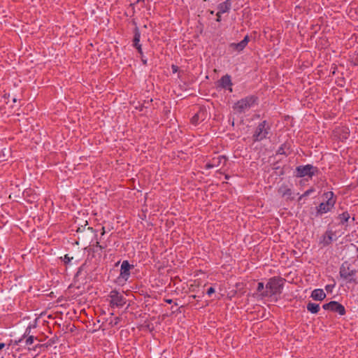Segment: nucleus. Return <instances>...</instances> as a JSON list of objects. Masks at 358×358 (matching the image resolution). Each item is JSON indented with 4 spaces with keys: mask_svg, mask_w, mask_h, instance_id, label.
<instances>
[{
    "mask_svg": "<svg viewBox=\"0 0 358 358\" xmlns=\"http://www.w3.org/2000/svg\"><path fill=\"white\" fill-rule=\"evenodd\" d=\"M334 287V285H328L325 287V289L327 292H331Z\"/></svg>",
    "mask_w": 358,
    "mask_h": 358,
    "instance_id": "cd10ccee",
    "label": "nucleus"
},
{
    "mask_svg": "<svg viewBox=\"0 0 358 358\" xmlns=\"http://www.w3.org/2000/svg\"><path fill=\"white\" fill-rule=\"evenodd\" d=\"M87 224V222H86V224H85V226H82L81 227H78V229H77V231L79 232V231H84L86 225Z\"/></svg>",
    "mask_w": 358,
    "mask_h": 358,
    "instance_id": "c756f323",
    "label": "nucleus"
},
{
    "mask_svg": "<svg viewBox=\"0 0 358 358\" xmlns=\"http://www.w3.org/2000/svg\"><path fill=\"white\" fill-rule=\"evenodd\" d=\"M1 358H3V357H1Z\"/></svg>",
    "mask_w": 358,
    "mask_h": 358,
    "instance_id": "c03bdc74",
    "label": "nucleus"
},
{
    "mask_svg": "<svg viewBox=\"0 0 358 358\" xmlns=\"http://www.w3.org/2000/svg\"><path fill=\"white\" fill-rule=\"evenodd\" d=\"M221 14H222V13H220V11H218L217 15H217V20H216L217 22H220L221 20Z\"/></svg>",
    "mask_w": 358,
    "mask_h": 358,
    "instance_id": "7c9ffc66",
    "label": "nucleus"
},
{
    "mask_svg": "<svg viewBox=\"0 0 358 358\" xmlns=\"http://www.w3.org/2000/svg\"><path fill=\"white\" fill-rule=\"evenodd\" d=\"M264 289V284L262 282H258L257 290L258 292H261Z\"/></svg>",
    "mask_w": 358,
    "mask_h": 358,
    "instance_id": "b1692460",
    "label": "nucleus"
},
{
    "mask_svg": "<svg viewBox=\"0 0 358 358\" xmlns=\"http://www.w3.org/2000/svg\"><path fill=\"white\" fill-rule=\"evenodd\" d=\"M249 41V36L247 35L241 42L237 43H233L230 45V47L235 51L241 52L246 47Z\"/></svg>",
    "mask_w": 358,
    "mask_h": 358,
    "instance_id": "9b49d317",
    "label": "nucleus"
},
{
    "mask_svg": "<svg viewBox=\"0 0 358 358\" xmlns=\"http://www.w3.org/2000/svg\"><path fill=\"white\" fill-rule=\"evenodd\" d=\"M205 118V111L199 110L191 119V123L194 125L199 124L200 121L203 120Z\"/></svg>",
    "mask_w": 358,
    "mask_h": 358,
    "instance_id": "2eb2a0df",
    "label": "nucleus"
},
{
    "mask_svg": "<svg viewBox=\"0 0 358 358\" xmlns=\"http://www.w3.org/2000/svg\"><path fill=\"white\" fill-rule=\"evenodd\" d=\"M227 162V158L225 156L219 155L217 157L213 158V164H207L208 168H212L213 166H218L221 164H225Z\"/></svg>",
    "mask_w": 358,
    "mask_h": 358,
    "instance_id": "ddd939ff",
    "label": "nucleus"
},
{
    "mask_svg": "<svg viewBox=\"0 0 358 358\" xmlns=\"http://www.w3.org/2000/svg\"><path fill=\"white\" fill-rule=\"evenodd\" d=\"M278 193L282 197H286L287 199L292 200L294 199L291 189L288 188L287 186H281L278 189Z\"/></svg>",
    "mask_w": 358,
    "mask_h": 358,
    "instance_id": "f8f14e48",
    "label": "nucleus"
},
{
    "mask_svg": "<svg viewBox=\"0 0 358 358\" xmlns=\"http://www.w3.org/2000/svg\"><path fill=\"white\" fill-rule=\"evenodd\" d=\"M87 229L92 230V227H88Z\"/></svg>",
    "mask_w": 358,
    "mask_h": 358,
    "instance_id": "79ce46f5",
    "label": "nucleus"
},
{
    "mask_svg": "<svg viewBox=\"0 0 358 358\" xmlns=\"http://www.w3.org/2000/svg\"><path fill=\"white\" fill-rule=\"evenodd\" d=\"M307 310L311 313H317L320 310V306L317 303H308L307 304Z\"/></svg>",
    "mask_w": 358,
    "mask_h": 358,
    "instance_id": "a211bd4d",
    "label": "nucleus"
},
{
    "mask_svg": "<svg viewBox=\"0 0 358 358\" xmlns=\"http://www.w3.org/2000/svg\"><path fill=\"white\" fill-rule=\"evenodd\" d=\"M120 320V317H115V321H114V324L115 325L119 323Z\"/></svg>",
    "mask_w": 358,
    "mask_h": 358,
    "instance_id": "72a5a7b5",
    "label": "nucleus"
},
{
    "mask_svg": "<svg viewBox=\"0 0 358 358\" xmlns=\"http://www.w3.org/2000/svg\"><path fill=\"white\" fill-rule=\"evenodd\" d=\"M284 279L280 277H273L266 285V290L261 293L262 296H268L280 294L283 287Z\"/></svg>",
    "mask_w": 358,
    "mask_h": 358,
    "instance_id": "f257e3e1",
    "label": "nucleus"
},
{
    "mask_svg": "<svg viewBox=\"0 0 358 358\" xmlns=\"http://www.w3.org/2000/svg\"><path fill=\"white\" fill-rule=\"evenodd\" d=\"M141 58L143 64H147V59H145V57H143V55H141Z\"/></svg>",
    "mask_w": 358,
    "mask_h": 358,
    "instance_id": "473e14b6",
    "label": "nucleus"
},
{
    "mask_svg": "<svg viewBox=\"0 0 358 358\" xmlns=\"http://www.w3.org/2000/svg\"><path fill=\"white\" fill-rule=\"evenodd\" d=\"M357 251L358 252V248H357Z\"/></svg>",
    "mask_w": 358,
    "mask_h": 358,
    "instance_id": "37998d69",
    "label": "nucleus"
},
{
    "mask_svg": "<svg viewBox=\"0 0 358 358\" xmlns=\"http://www.w3.org/2000/svg\"><path fill=\"white\" fill-rule=\"evenodd\" d=\"M220 86L222 88H227L228 87H231L232 85V83L231 80V77L229 75H225L221 78L220 80Z\"/></svg>",
    "mask_w": 358,
    "mask_h": 358,
    "instance_id": "dca6fc26",
    "label": "nucleus"
},
{
    "mask_svg": "<svg viewBox=\"0 0 358 358\" xmlns=\"http://www.w3.org/2000/svg\"><path fill=\"white\" fill-rule=\"evenodd\" d=\"M4 346H5L4 343H0V350H2L4 348Z\"/></svg>",
    "mask_w": 358,
    "mask_h": 358,
    "instance_id": "e433bc0d",
    "label": "nucleus"
},
{
    "mask_svg": "<svg viewBox=\"0 0 358 358\" xmlns=\"http://www.w3.org/2000/svg\"><path fill=\"white\" fill-rule=\"evenodd\" d=\"M313 192H314L313 189H310L306 190L301 196H300V197L299 198V200L300 201L302 199V198L308 196Z\"/></svg>",
    "mask_w": 358,
    "mask_h": 358,
    "instance_id": "412c9836",
    "label": "nucleus"
},
{
    "mask_svg": "<svg viewBox=\"0 0 358 358\" xmlns=\"http://www.w3.org/2000/svg\"><path fill=\"white\" fill-rule=\"evenodd\" d=\"M134 48H136V50H138V52L140 54V55H143V50H142V48H141V44L139 45H137V46H136Z\"/></svg>",
    "mask_w": 358,
    "mask_h": 358,
    "instance_id": "a878e982",
    "label": "nucleus"
},
{
    "mask_svg": "<svg viewBox=\"0 0 358 358\" xmlns=\"http://www.w3.org/2000/svg\"><path fill=\"white\" fill-rule=\"evenodd\" d=\"M322 307L324 310H329L332 312L338 313L340 315H344L345 314V307L335 301L325 303Z\"/></svg>",
    "mask_w": 358,
    "mask_h": 358,
    "instance_id": "6e6552de",
    "label": "nucleus"
},
{
    "mask_svg": "<svg viewBox=\"0 0 358 358\" xmlns=\"http://www.w3.org/2000/svg\"><path fill=\"white\" fill-rule=\"evenodd\" d=\"M326 202L321 203L317 208V212L319 214L326 213L331 210L335 204V200L333 199L334 194L332 192H328L324 194Z\"/></svg>",
    "mask_w": 358,
    "mask_h": 358,
    "instance_id": "20e7f679",
    "label": "nucleus"
},
{
    "mask_svg": "<svg viewBox=\"0 0 358 358\" xmlns=\"http://www.w3.org/2000/svg\"><path fill=\"white\" fill-rule=\"evenodd\" d=\"M311 297L314 300L322 301L325 297L326 294L322 289H316L312 292Z\"/></svg>",
    "mask_w": 358,
    "mask_h": 358,
    "instance_id": "4468645a",
    "label": "nucleus"
},
{
    "mask_svg": "<svg viewBox=\"0 0 358 358\" xmlns=\"http://www.w3.org/2000/svg\"><path fill=\"white\" fill-rule=\"evenodd\" d=\"M357 273V271L355 269H350L348 264L344 263L341 265L340 268L339 274L341 278L346 280L348 282H354L355 284L357 283L355 275Z\"/></svg>",
    "mask_w": 358,
    "mask_h": 358,
    "instance_id": "39448f33",
    "label": "nucleus"
},
{
    "mask_svg": "<svg viewBox=\"0 0 358 358\" xmlns=\"http://www.w3.org/2000/svg\"><path fill=\"white\" fill-rule=\"evenodd\" d=\"M134 38H133V46L136 47L140 44L141 33L138 27H136L134 30Z\"/></svg>",
    "mask_w": 358,
    "mask_h": 358,
    "instance_id": "f3484780",
    "label": "nucleus"
},
{
    "mask_svg": "<svg viewBox=\"0 0 358 358\" xmlns=\"http://www.w3.org/2000/svg\"><path fill=\"white\" fill-rule=\"evenodd\" d=\"M177 68H178V67H177L176 66L173 65V66H172L173 71V72H176V71H177Z\"/></svg>",
    "mask_w": 358,
    "mask_h": 358,
    "instance_id": "c9c22d12",
    "label": "nucleus"
},
{
    "mask_svg": "<svg viewBox=\"0 0 358 358\" xmlns=\"http://www.w3.org/2000/svg\"><path fill=\"white\" fill-rule=\"evenodd\" d=\"M96 247L99 248L101 250L103 249L105 247L100 245L99 242H96Z\"/></svg>",
    "mask_w": 358,
    "mask_h": 358,
    "instance_id": "f704fd0d",
    "label": "nucleus"
},
{
    "mask_svg": "<svg viewBox=\"0 0 358 358\" xmlns=\"http://www.w3.org/2000/svg\"><path fill=\"white\" fill-rule=\"evenodd\" d=\"M72 257H69L68 255H65L64 257V261L65 263H69Z\"/></svg>",
    "mask_w": 358,
    "mask_h": 358,
    "instance_id": "c85d7f7f",
    "label": "nucleus"
},
{
    "mask_svg": "<svg viewBox=\"0 0 358 358\" xmlns=\"http://www.w3.org/2000/svg\"><path fill=\"white\" fill-rule=\"evenodd\" d=\"M134 268L133 265H131L127 260L122 262L120 268V276L127 280L130 275V269Z\"/></svg>",
    "mask_w": 358,
    "mask_h": 358,
    "instance_id": "1a4fd4ad",
    "label": "nucleus"
},
{
    "mask_svg": "<svg viewBox=\"0 0 358 358\" xmlns=\"http://www.w3.org/2000/svg\"><path fill=\"white\" fill-rule=\"evenodd\" d=\"M215 289L213 287H210L207 290V294L208 296H210L212 294L215 293Z\"/></svg>",
    "mask_w": 358,
    "mask_h": 358,
    "instance_id": "393cba45",
    "label": "nucleus"
},
{
    "mask_svg": "<svg viewBox=\"0 0 358 358\" xmlns=\"http://www.w3.org/2000/svg\"><path fill=\"white\" fill-rule=\"evenodd\" d=\"M108 297L110 299V306L111 307H122L126 303V299L123 295L116 289L112 290Z\"/></svg>",
    "mask_w": 358,
    "mask_h": 358,
    "instance_id": "423d86ee",
    "label": "nucleus"
},
{
    "mask_svg": "<svg viewBox=\"0 0 358 358\" xmlns=\"http://www.w3.org/2000/svg\"><path fill=\"white\" fill-rule=\"evenodd\" d=\"M83 270V266L80 267L78 271L76 273V277L78 278L80 274H81Z\"/></svg>",
    "mask_w": 358,
    "mask_h": 358,
    "instance_id": "2f4dec72",
    "label": "nucleus"
},
{
    "mask_svg": "<svg viewBox=\"0 0 358 358\" xmlns=\"http://www.w3.org/2000/svg\"><path fill=\"white\" fill-rule=\"evenodd\" d=\"M271 127L267 121L264 120L256 127L252 138L254 142L261 141L267 138Z\"/></svg>",
    "mask_w": 358,
    "mask_h": 358,
    "instance_id": "7ed1b4c3",
    "label": "nucleus"
},
{
    "mask_svg": "<svg viewBox=\"0 0 358 358\" xmlns=\"http://www.w3.org/2000/svg\"><path fill=\"white\" fill-rule=\"evenodd\" d=\"M34 337L33 336H29L26 341H25V343L27 345H31L33 343H34Z\"/></svg>",
    "mask_w": 358,
    "mask_h": 358,
    "instance_id": "5701e85b",
    "label": "nucleus"
},
{
    "mask_svg": "<svg viewBox=\"0 0 358 358\" xmlns=\"http://www.w3.org/2000/svg\"><path fill=\"white\" fill-rule=\"evenodd\" d=\"M230 8V5L227 3H224L220 5L219 11L220 13H224L227 12Z\"/></svg>",
    "mask_w": 358,
    "mask_h": 358,
    "instance_id": "aec40b11",
    "label": "nucleus"
},
{
    "mask_svg": "<svg viewBox=\"0 0 358 358\" xmlns=\"http://www.w3.org/2000/svg\"><path fill=\"white\" fill-rule=\"evenodd\" d=\"M285 145L283 144L282 145L278 150L277 151V154H279V155H286V152L285 151Z\"/></svg>",
    "mask_w": 358,
    "mask_h": 358,
    "instance_id": "4be33fe9",
    "label": "nucleus"
},
{
    "mask_svg": "<svg viewBox=\"0 0 358 358\" xmlns=\"http://www.w3.org/2000/svg\"><path fill=\"white\" fill-rule=\"evenodd\" d=\"M165 301H166L167 303H172V299H165Z\"/></svg>",
    "mask_w": 358,
    "mask_h": 358,
    "instance_id": "4c0bfd02",
    "label": "nucleus"
},
{
    "mask_svg": "<svg viewBox=\"0 0 358 358\" xmlns=\"http://www.w3.org/2000/svg\"><path fill=\"white\" fill-rule=\"evenodd\" d=\"M335 236V233L331 230H327L325 234L322 236L320 243L323 247L327 246L331 243Z\"/></svg>",
    "mask_w": 358,
    "mask_h": 358,
    "instance_id": "9d476101",
    "label": "nucleus"
},
{
    "mask_svg": "<svg viewBox=\"0 0 358 358\" xmlns=\"http://www.w3.org/2000/svg\"><path fill=\"white\" fill-rule=\"evenodd\" d=\"M296 176L299 178L308 176L311 178L315 175V172H317V169L313 165L307 164L305 166H299L296 167Z\"/></svg>",
    "mask_w": 358,
    "mask_h": 358,
    "instance_id": "0eeeda50",
    "label": "nucleus"
},
{
    "mask_svg": "<svg viewBox=\"0 0 358 358\" xmlns=\"http://www.w3.org/2000/svg\"><path fill=\"white\" fill-rule=\"evenodd\" d=\"M190 297H192L193 299H195V298H196V296H195V295H192V296H191Z\"/></svg>",
    "mask_w": 358,
    "mask_h": 358,
    "instance_id": "a19ab883",
    "label": "nucleus"
},
{
    "mask_svg": "<svg viewBox=\"0 0 358 358\" xmlns=\"http://www.w3.org/2000/svg\"><path fill=\"white\" fill-rule=\"evenodd\" d=\"M13 101L14 103H15V102L17 101V99H16V98H13Z\"/></svg>",
    "mask_w": 358,
    "mask_h": 358,
    "instance_id": "ea45409f",
    "label": "nucleus"
},
{
    "mask_svg": "<svg viewBox=\"0 0 358 358\" xmlns=\"http://www.w3.org/2000/svg\"><path fill=\"white\" fill-rule=\"evenodd\" d=\"M134 48H136V50H138V52L140 54V55H143V50H142V48H141V44L139 45H137V46H136Z\"/></svg>",
    "mask_w": 358,
    "mask_h": 358,
    "instance_id": "bb28decb",
    "label": "nucleus"
},
{
    "mask_svg": "<svg viewBox=\"0 0 358 358\" xmlns=\"http://www.w3.org/2000/svg\"><path fill=\"white\" fill-rule=\"evenodd\" d=\"M257 97L254 95L248 96L238 101L233 106V109L238 113H243L257 104Z\"/></svg>",
    "mask_w": 358,
    "mask_h": 358,
    "instance_id": "f03ea898",
    "label": "nucleus"
},
{
    "mask_svg": "<svg viewBox=\"0 0 358 358\" xmlns=\"http://www.w3.org/2000/svg\"><path fill=\"white\" fill-rule=\"evenodd\" d=\"M104 234H105V229H104V227H102V232H101V235L103 236V235H104Z\"/></svg>",
    "mask_w": 358,
    "mask_h": 358,
    "instance_id": "58836bf2",
    "label": "nucleus"
},
{
    "mask_svg": "<svg viewBox=\"0 0 358 358\" xmlns=\"http://www.w3.org/2000/svg\"><path fill=\"white\" fill-rule=\"evenodd\" d=\"M339 219L341 220V222L343 224L350 219V215L348 212H344L339 215Z\"/></svg>",
    "mask_w": 358,
    "mask_h": 358,
    "instance_id": "6ab92c4d",
    "label": "nucleus"
}]
</instances>
